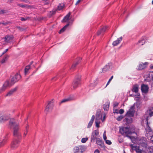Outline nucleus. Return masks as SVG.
<instances>
[{"label": "nucleus", "mask_w": 153, "mask_h": 153, "mask_svg": "<svg viewBox=\"0 0 153 153\" xmlns=\"http://www.w3.org/2000/svg\"><path fill=\"white\" fill-rule=\"evenodd\" d=\"M8 126L10 128L13 129V135L14 138L11 143V149H15L19 146L20 143V140L21 138L19 125L16 122L15 119L12 118L9 121Z\"/></svg>", "instance_id": "obj_1"}, {"label": "nucleus", "mask_w": 153, "mask_h": 153, "mask_svg": "<svg viewBox=\"0 0 153 153\" xmlns=\"http://www.w3.org/2000/svg\"><path fill=\"white\" fill-rule=\"evenodd\" d=\"M120 132L123 135L126 136L132 140L134 138L133 137L130 136L129 135L132 134L129 128L128 127H123L120 129Z\"/></svg>", "instance_id": "obj_2"}, {"label": "nucleus", "mask_w": 153, "mask_h": 153, "mask_svg": "<svg viewBox=\"0 0 153 153\" xmlns=\"http://www.w3.org/2000/svg\"><path fill=\"white\" fill-rule=\"evenodd\" d=\"M146 128L145 129L146 131L145 135L147 137H150L153 134V131L151 129L148 124V118L147 117L146 119Z\"/></svg>", "instance_id": "obj_3"}, {"label": "nucleus", "mask_w": 153, "mask_h": 153, "mask_svg": "<svg viewBox=\"0 0 153 153\" xmlns=\"http://www.w3.org/2000/svg\"><path fill=\"white\" fill-rule=\"evenodd\" d=\"M81 77V76L79 75H77L75 76L73 84L74 89L76 88L80 84Z\"/></svg>", "instance_id": "obj_4"}, {"label": "nucleus", "mask_w": 153, "mask_h": 153, "mask_svg": "<svg viewBox=\"0 0 153 153\" xmlns=\"http://www.w3.org/2000/svg\"><path fill=\"white\" fill-rule=\"evenodd\" d=\"M99 134V131L98 130H95L92 132L91 137V141L94 143L96 140L97 139Z\"/></svg>", "instance_id": "obj_5"}, {"label": "nucleus", "mask_w": 153, "mask_h": 153, "mask_svg": "<svg viewBox=\"0 0 153 153\" xmlns=\"http://www.w3.org/2000/svg\"><path fill=\"white\" fill-rule=\"evenodd\" d=\"M21 76L18 73L16 74L13 77L11 80V85H12L18 81L21 78Z\"/></svg>", "instance_id": "obj_6"}, {"label": "nucleus", "mask_w": 153, "mask_h": 153, "mask_svg": "<svg viewBox=\"0 0 153 153\" xmlns=\"http://www.w3.org/2000/svg\"><path fill=\"white\" fill-rule=\"evenodd\" d=\"M135 112V111L134 110V105H133L130 108L125 114V116L129 117H133Z\"/></svg>", "instance_id": "obj_7"}, {"label": "nucleus", "mask_w": 153, "mask_h": 153, "mask_svg": "<svg viewBox=\"0 0 153 153\" xmlns=\"http://www.w3.org/2000/svg\"><path fill=\"white\" fill-rule=\"evenodd\" d=\"M8 134H6L2 138L0 139V147L4 145L6 143L8 138Z\"/></svg>", "instance_id": "obj_8"}, {"label": "nucleus", "mask_w": 153, "mask_h": 153, "mask_svg": "<svg viewBox=\"0 0 153 153\" xmlns=\"http://www.w3.org/2000/svg\"><path fill=\"white\" fill-rule=\"evenodd\" d=\"M53 102L52 101L49 102L45 108V113H47L51 111L53 108Z\"/></svg>", "instance_id": "obj_9"}, {"label": "nucleus", "mask_w": 153, "mask_h": 153, "mask_svg": "<svg viewBox=\"0 0 153 153\" xmlns=\"http://www.w3.org/2000/svg\"><path fill=\"white\" fill-rule=\"evenodd\" d=\"M141 89L142 92L145 94L148 93L149 87L147 85L143 84L141 85Z\"/></svg>", "instance_id": "obj_10"}, {"label": "nucleus", "mask_w": 153, "mask_h": 153, "mask_svg": "<svg viewBox=\"0 0 153 153\" xmlns=\"http://www.w3.org/2000/svg\"><path fill=\"white\" fill-rule=\"evenodd\" d=\"M130 146L132 151L134 150L137 153H142V150L140 149L139 146H134L133 144H130Z\"/></svg>", "instance_id": "obj_11"}, {"label": "nucleus", "mask_w": 153, "mask_h": 153, "mask_svg": "<svg viewBox=\"0 0 153 153\" xmlns=\"http://www.w3.org/2000/svg\"><path fill=\"white\" fill-rule=\"evenodd\" d=\"M10 118V116L8 115L4 114L0 117V123L4 122L5 121L8 120Z\"/></svg>", "instance_id": "obj_12"}, {"label": "nucleus", "mask_w": 153, "mask_h": 153, "mask_svg": "<svg viewBox=\"0 0 153 153\" xmlns=\"http://www.w3.org/2000/svg\"><path fill=\"white\" fill-rule=\"evenodd\" d=\"M14 37L13 35H6L4 38V41L7 43H9L10 41L12 40Z\"/></svg>", "instance_id": "obj_13"}, {"label": "nucleus", "mask_w": 153, "mask_h": 153, "mask_svg": "<svg viewBox=\"0 0 153 153\" xmlns=\"http://www.w3.org/2000/svg\"><path fill=\"white\" fill-rule=\"evenodd\" d=\"M148 64V63L147 62H145L144 63H141L139 65L138 69L142 70L145 68Z\"/></svg>", "instance_id": "obj_14"}, {"label": "nucleus", "mask_w": 153, "mask_h": 153, "mask_svg": "<svg viewBox=\"0 0 153 153\" xmlns=\"http://www.w3.org/2000/svg\"><path fill=\"white\" fill-rule=\"evenodd\" d=\"M122 39L123 37L122 36H121L120 38H117V40L113 42L112 45L114 46L117 45L121 42Z\"/></svg>", "instance_id": "obj_15"}, {"label": "nucleus", "mask_w": 153, "mask_h": 153, "mask_svg": "<svg viewBox=\"0 0 153 153\" xmlns=\"http://www.w3.org/2000/svg\"><path fill=\"white\" fill-rule=\"evenodd\" d=\"M9 85H10L9 82L7 81H6L4 83L2 87L1 88L0 90V92H1V91L5 90L7 86H9Z\"/></svg>", "instance_id": "obj_16"}, {"label": "nucleus", "mask_w": 153, "mask_h": 153, "mask_svg": "<svg viewBox=\"0 0 153 153\" xmlns=\"http://www.w3.org/2000/svg\"><path fill=\"white\" fill-rule=\"evenodd\" d=\"M107 28V26L103 27L100 30L98 31L97 33V35H99L101 34L103 35Z\"/></svg>", "instance_id": "obj_17"}, {"label": "nucleus", "mask_w": 153, "mask_h": 153, "mask_svg": "<svg viewBox=\"0 0 153 153\" xmlns=\"http://www.w3.org/2000/svg\"><path fill=\"white\" fill-rule=\"evenodd\" d=\"M56 9H53L51 11H50L48 14V16L49 17H51L53 15H55L57 11Z\"/></svg>", "instance_id": "obj_18"}, {"label": "nucleus", "mask_w": 153, "mask_h": 153, "mask_svg": "<svg viewBox=\"0 0 153 153\" xmlns=\"http://www.w3.org/2000/svg\"><path fill=\"white\" fill-rule=\"evenodd\" d=\"M124 121L126 122V123L129 124L132 122V119L130 117H126L124 120Z\"/></svg>", "instance_id": "obj_19"}, {"label": "nucleus", "mask_w": 153, "mask_h": 153, "mask_svg": "<svg viewBox=\"0 0 153 153\" xmlns=\"http://www.w3.org/2000/svg\"><path fill=\"white\" fill-rule=\"evenodd\" d=\"M109 102H107L105 104L103 105V108L105 111H107L108 110L109 107Z\"/></svg>", "instance_id": "obj_20"}, {"label": "nucleus", "mask_w": 153, "mask_h": 153, "mask_svg": "<svg viewBox=\"0 0 153 153\" xmlns=\"http://www.w3.org/2000/svg\"><path fill=\"white\" fill-rule=\"evenodd\" d=\"M111 64V63H108L104 67V68L102 69V71L103 72H105L109 70L110 68V65Z\"/></svg>", "instance_id": "obj_21"}, {"label": "nucleus", "mask_w": 153, "mask_h": 153, "mask_svg": "<svg viewBox=\"0 0 153 153\" xmlns=\"http://www.w3.org/2000/svg\"><path fill=\"white\" fill-rule=\"evenodd\" d=\"M94 118H95V116H94V115H93L92 116L90 121H89V123H88V125L87 126L88 128H90L91 127V126L92 125V124L93 123Z\"/></svg>", "instance_id": "obj_22"}, {"label": "nucleus", "mask_w": 153, "mask_h": 153, "mask_svg": "<svg viewBox=\"0 0 153 153\" xmlns=\"http://www.w3.org/2000/svg\"><path fill=\"white\" fill-rule=\"evenodd\" d=\"M138 87L139 86L137 84H135L133 86V88L132 89V91L134 92L137 93L138 91Z\"/></svg>", "instance_id": "obj_23"}, {"label": "nucleus", "mask_w": 153, "mask_h": 153, "mask_svg": "<svg viewBox=\"0 0 153 153\" xmlns=\"http://www.w3.org/2000/svg\"><path fill=\"white\" fill-rule=\"evenodd\" d=\"M146 39V38L145 37H143L140 40H139L138 41V43L140 45H143L144 44H145Z\"/></svg>", "instance_id": "obj_24"}, {"label": "nucleus", "mask_w": 153, "mask_h": 153, "mask_svg": "<svg viewBox=\"0 0 153 153\" xmlns=\"http://www.w3.org/2000/svg\"><path fill=\"white\" fill-rule=\"evenodd\" d=\"M70 14V13H68L67 15L65 16L63 19L62 20V22H67L69 19Z\"/></svg>", "instance_id": "obj_25"}, {"label": "nucleus", "mask_w": 153, "mask_h": 153, "mask_svg": "<svg viewBox=\"0 0 153 153\" xmlns=\"http://www.w3.org/2000/svg\"><path fill=\"white\" fill-rule=\"evenodd\" d=\"M17 88H15L10 90L6 94L7 96H11L17 90Z\"/></svg>", "instance_id": "obj_26"}, {"label": "nucleus", "mask_w": 153, "mask_h": 153, "mask_svg": "<svg viewBox=\"0 0 153 153\" xmlns=\"http://www.w3.org/2000/svg\"><path fill=\"white\" fill-rule=\"evenodd\" d=\"M69 25V24L68 23L62 28L59 31V33L60 34L63 32L65 31L67 27Z\"/></svg>", "instance_id": "obj_27"}, {"label": "nucleus", "mask_w": 153, "mask_h": 153, "mask_svg": "<svg viewBox=\"0 0 153 153\" xmlns=\"http://www.w3.org/2000/svg\"><path fill=\"white\" fill-rule=\"evenodd\" d=\"M78 61H77L72 66L71 68V69H72L76 67V66L79 64V61L81 60V59L80 57L78 58Z\"/></svg>", "instance_id": "obj_28"}, {"label": "nucleus", "mask_w": 153, "mask_h": 153, "mask_svg": "<svg viewBox=\"0 0 153 153\" xmlns=\"http://www.w3.org/2000/svg\"><path fill=\"white\" fill-rule=\"evenodd\" d=\"M96 143L97 144L100 146H102V144L103 143V142L102 140L100 139L99 138H98L96 140Z\"/></svg>", "instance_id": "obj_29"}, {"label": "nucleus", "mask_w": 153, "mask_h": 153, "mask_svg": "<svg viewBox=\"0 0 153 153\" xmlns=\"http://www.w3.org/2000/svg\"><path fill=\"white\" fill-rule=\"evenodd\" d=\"M73 100V99L71 97H69L67 98L64 99L62 100L61 102V103L64 102L68 101H70Z\"/></svg>", "instance_id": "obj_30"}, {"label": "nucleus", "mask_w": 153, "mask_h": 153, "mask_svg": "<svg viewBox=\"0 0 153 153\" xmlns=\"http://www.w3.org/2000/svg\"><path fill=\"white\" fill-rule=\"evenodd\" d=\"M79 152L82 153L84 151V146L81 145L78 146Z\"/></svg>", "instance_id": "obj_31"}, {"label": "nucleus", "mask_w": 153, "mask_h": 153, "mask_svg": "<svg viewBox=\"0 0 153 153\" xmlns=\"http://www.w3.org/2000/svg\"><path fill=\"white\" fill-rule=\"evenodd\" d=\"M30 68V65H28L26 66L25 69V75H26L28 71Z\"/></svg>", "instance_id": "obj_32"}, {"label": "nucleus", "mask_w": 153, "mask_h": 153, "mask_svg": "<svg viewBox=\"0 0 153 153\" xmlns=\"http://www.w3.org/2000/svg\"><path fill=\"white\" fill-rule=\"evenodd\" d=\"M73 150L74 153H77L78 152H79L78 146L75 147L74 148Z\"/></svg>", "instance_id": "obj_33"}, {"label": "nucleus", "mask_w": 153, "mask_h": 153, "mask_svg": "<svg viewBox=\"0 0 153 153\" xmlns=\"http://www.w3.org/2000/svg\"><path fill=\"white\" fill-rule=\"evenodd\" d=\"M64 7V5L61 4H60L58 6L57 10H60L62 9Z\"/></svg>", "instance_id": "obj_34"}, {"label": "nucleus", "mask_w": 153, "mask_h": 153, "mask_svg": "<svg viewBox=\"0 0 153 153\" xmlns=\"http://www.w3.org/2000/svg\"><path fill=\"white\" fill-rule=\"evenodd\" d=\"M9 56H5V57L3 58L1 60V63H4L7 60V59L9 57Z\"/></svg>", "instance_id": "obj_35"}, {"label": "nucleus", "mask_w": 153, "mask_h": 153, "mask_svg": "<svg viewBox=\"0 0 153 153\" xmlns=\"http://www.w3.org/2000/svg\"><path fill=\"white\" fill-rule=\"evenodd\" d=\"M7 11L4 10H1L0 9V15H2L4 13H7Z\"/></svg>", "instance_id": "obj_36"}, {"label": "nucleus", "mask_w": 153, "mask_h": 153, "mask_svg": "<svg viewBox=\"0 0 153 153\" xmlns=\"http://www.w3.org/2000/svg\"><path fill=\"white\" fill-rule=\"evenodd\" d=\"M29 128V125H27L25 128V131L24 134V136L25 137L28 132V130Z\"/></svg>", "instance_id": "obj_37"}, {"label": "nucleus", "mask_w": 153, "mask_h": 153, "mask_svg": "<svg viewBox=\"0 0 153 153\" xmlns=\"http://www.w3.org/2000/svg\"><path fill=\"white\" fill-rule=\"evenodd\" d=\"M88 139V138L87 137L83 138L81 140V142L83 143H85Z\"/></svg>", "instance_id": "obj_38"}, {"label": "nucleus", "mask_w": 153, "mask_h": 153, "mask_svg": "<svg viewBox=\"0 0 153 153\" xmlns=\"http://www.w3.org/2000/svg\"><path fill=\"white\" fill-rule=\"evenodd\" d=\"M17 5L22 8L27 7V5H23L19 4H17Z\"/></svg>", "instance_id": "obj_39"}, {"label": "nucleus", "mask_w": 153, "mask_h": 153, "mask_svg": "<svg viewBox=\"0 0 153 153\" xmlns=\"http://www.w3.org/2000/svg\"><path fill=\"white\" fill-rule=\"evenodd\" d=\"M149 149V152L148 153H153V146H150Z\"/></svg>", "instance_id": "obj_40"}, {"label": "nucleus", "mask_w": 153, "mask_h": 153, "mask_svg": "<svg viewBox=\"0 0 153 153\" xmlns=\"http://www.w3.org/2000/svg\"><path fill=\"white\" fill-rule=\"evenodd\" d=\"M123 117L122 115H120L119 116H118L117 118V120L118 121H120L122 120Z\"/></svg>", "instance_id": "obj_41"}, {"label": "nucleus", "mask_w": 153, "mask_h": 153, "mask_svg": "<svg viewBox=\"0 0 153 153\" xmlns=\"http://www.w3.org/2000/svg\"><path fill=\"white\" fill-rule=\"evenodd\" d=\"M113 76H111V78L109 79V80L108 81V82H107V83L106 86V87L109 84L110 82L111 81V80L113 79Z\"/></svg>", "instance_id": "obj_42"}, {"label": "nucleus", "mask_w": 153, "mask_h": 153, "mask_svg": "<svg viewBox=\"0 0 153 153\" xmlns=\"http://www.w3.org/2000/svg\"><path fill=\"white\" fill-rule=\"evenodd\" d=\"M147 114H149L150 117H151L153 116V111H151L150 112H149Z\"/></svg>", "instance_id": "obj_43"}, {"label": "nucleus", "mask_w": 153, "mask_h": 153, "mask_svg": "<svg viewBox=\"0 0 153 153\" xmlns=\"http://www.w3.org/2000/svg\"><path fill=\"white\" fill-rule=\"evenodd\" d=\"M95 123L96 126L97 128H99L100 126V122L97 120H95Z\"/></svg>", "instance_id": "obj_44"}, {"label": "nucleus", "mask_w": 153, "mask_h": 153, "mask_svg": "<svg viewBox=\"0 0 153 153\" xmlns=\"http://www.w3.org/2000/svg\"><path fill=\"white\" fill-rule=\"evenodd\" d=\"M42 1L45 2V4H49V0H42Z\"/></svg>", "instance_id": "obj_45"}, {"label": "nucleus", "mask_w": 153, "mask_h": 153, "mask_svg": "<svg viewBox=\"0 0 153 153\" xmlns=\"http://www.w3.org/2000/svg\"><path fill=\"white\" fill-rule=\"evenodd\" d=\"M105 142L106 144L108 145H111V141L109 140H105Z\"/></svg>", "instance_id": "obj_46"}, {"label": "nucleus", "mask_w": 153, "mask_h": 153, "mask_svg": "<svg viewBox=\"0 0 153 153\" xmlns=\"http://www.w3.org/2000/svg\"><path fill=\"white\" fill-rule=\"evenodd\" d=\"M103 138L104 140H105V141L106 140L107 137H106V136L105 135V131H104V134H103Z\"/></svg>", "instance_id": "obj_47"}, {"label": "nucleus", "mask_w": 153, "mask_h": 153, "mask_svg": "<svg viewBox=\"0 0 153 153\" xmlns=\"http://www.w3.org/2000/svg\"><path fill=\"white\" fill-rule=\"evenodd\" d=\"M124 112V110L123 109H121L119 110L118 113H120V114H122Z\"/></svg>", "instance_id": "obj_48"}, {"label": "nucleus", "mask_w": 153, "mask_h": 153, "mask_svg": "<svg viewBox=\"0 0 153 153\" xmlns=\"http://www.w3.org/2000/svg\"><path fill=\"white\" fill-rule=\"evenodd\" d=\"M119 105V103L118 102H115L114 103V104L113 106H114V108H115V107L116 106H118V105Z\"/></svg>", "instance_id": "obj_49"}, {"label": "nucleus", "mask_w": 153, "mask_h": 153, "mask_svg": "<svg viewBox=\"0 0 153 153\" xmlns=\"http://www.w3.org/2000/svg\"><path fill=\"white\" fill-rule=\"evenodd\" d=\"M113 111H113L114 113H117V114L118 113V110L117 109V108L116 109L115 108H114Z\"/></svg>", "instance_id": "obj_50"}, {"label": "nucleus", "mask_w": 153, "mask_h": 153, "mask_svg": "<svg viewBox=\"0 0 153 153\" xmlns=\"http://www.w3.org/2000/svg\"><path fill=\"white\" fill-rule=\"evenodd\" d=\"M27 19V18H25L24 17H21L20 20L22 21H25Z\"/></svg>", "instance_id": "obj_51"}, {"label": "nucleus", "mask_w": 153, "mask_h": 153, "mask_svg": "<svg viewBox=\"0 0 153 153\" xmlns=\"http://www.w3.org/2000/svg\"><path fill=\"white\" fill-rule=\"evenodd\" d=\"M8 50V49H6L5 51H4L2 53V54L0 56H2L3 55H4L5 53Z\"/></svg>", "instance_id": "obj_52"}, {"label": "nucleus", "mask_w": 153, "mask_h": 153, "mask_svg": "<svg viewBox=\"0 0 153 153\" xmlns=\"http://www.w3.org/2000/svg\"><path fill=\"white\" fill-rule=\"evenodd\" d=\"M152 110H153V107H152L150 109L146 111V113H147L149 112H150L151 111H152Z\"/></svg>", "instance_id": "obj_53"}, {"label": "nucleus", "mask_w": 153, "mask_h": 153, "mask_svg": "<svg viewBox=\"0 0 153 153\" xmlns=\"http://www.w3.org/2000/svg\"><path fill=\"white\" fill-rule=\"evenodd\" d=\"M94 153H100V151L98 149H96L94 151Z\"/></svg>", "instance_id": "obj_54"}, {"label": "nucleus", "mask_w": 153, "mask_h": 153, "mask_svg": "<svg viewBox=\"0 0 153 153\" xmlns=\"http://www.w3.org/2000/svg\"><path fill=\"white\" fill-rule=\"evenodd\" d=\"M150 140L153 143V134L151 137Z\"/></svg>", "instance_id": "obj_55"}, {"label": "nucleus", "mask_w": 153, "mask_h": 153, "mask_svg": "<svg viewBox=\"0 0 153 153\" xmlns=\"http://www.w3.org/2000/svg\"><path fill=\"white\" fill-rule=\"evenodd\" d=\"M81 0H78L76 2V3L75 5H77L78 4L80 1Z\"/></svg>", "instance_id": "obj_56"}, {"label": "nucleus", "mask_w": 153, "mask_h": 153, "mask_svg": "<svg viewBox=\"0 0 153 153\" xmlns=\"http://www.w3.org/2000/svg\"><path fill=\"white\" fill-rule=\"evenodd\" d=\"M57 79V78L56 77H55L52 78V80H56Z\"/></svg>", "instance_id": "obj_57"}, {"label": "nucleus", "mask_w": 153, "mask_h": 153, "mask_svg": "<svg viewBox=\"0 0 153 153\" xmlns=\"http://www.w3.org/2000/svg\"><path fill=\"white\" fill-rule=\"evenodd\" d=\"M21 1H22L26 3H27L28 2L27 1L25 0H21Z\"/></svg>", "instance_id": "obj_58"}, {"label": "nucleus", "mask_w": 153, "mask_h": 153, "mask_svg": "<svg viewBox=\"0 0 153 153\" xmlns=\"http://www.w3.org/2000/svg\"><path fill=\"white\" fill-rule=\"evenodd\" d=\"M150 68L151 69H153V65H151L150 66Z\"/></svg>", "instance_id": "obj_59"}, {"label": "nucleus", "mask_w": 153, "mask_h": 153, "mask_svg": "<svg viewBox=\"0 0 153 153\" xmlns=\"http://www.w3.org/2000/svg\"><path fill=\"white\" fill-rule=\"evenodd\" d=\"M105 114H104V115L103 116V120H102V121H103V120H104L105 118Z\"/></svg>", "instance_id": "obj_60"}, {"label": "nucleus", "mask_w": 153, "mask_h": 153, "mask_svg": "<svg viewBox=\"0 0 153 153\" xmlns=\"http://www.w3.org/2000/svg\"><path fill=\"white\" fill-rule=\"evenodd\" d=\"M1 24L4 25H6L7 24V23H4V22H1Z\"/></svg>", "instance_id": "obj_61"}, {"label": "nucleus", "mask_w": 153, "mask_h": 153, "mask_svg": "<svg viewBox=\"0 0 153 153\" xmlns=\"http://www.w3.org/2000/svg\"><path fill=\"white\" fill-rule=\"evenodd\" d=\"M33 63V61L31 62L30 63V65H32V64Z\"/></svg>", "instance_id": "obj_62"}, {"label": "nucleus", "mask_w": 153, "mask_h": 153, "mask_svg": "<svg viewBox=\"0 0 153 153\" xmlns=\"http://www.w3.org/2000/svg\"><path fill=\"white\" fill-rule=\"evenodd\" d=\"M152 80L153 81V76H152Z\"/></svg>", "instance_id": "obj_63"}, {"label": "nucleus", "mask_w": 153, "mask_h": 153, "mask_svg": "<svg viewBox=\"0 0 153 153\" xmlns=\"http://www.w3.org/2000/svg\"><path fill=\"white\" fill-rule=\"evenodd\" d=\"M152 4H153V0L152 1Z\"/></svg>", "instance_id": "obj_64"}]
</instances>
